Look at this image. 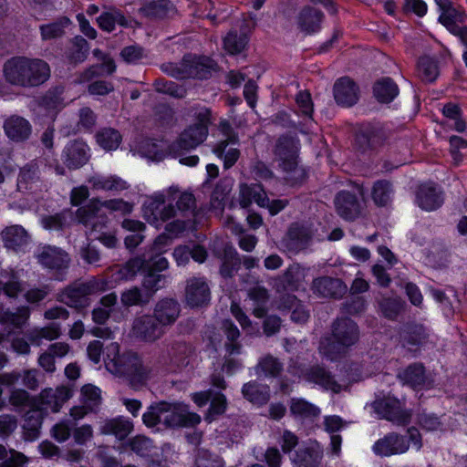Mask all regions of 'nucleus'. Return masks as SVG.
<instances>
[{
    "label": "nucleus",
    "mask_w": 467,
    "mask_h": 467,
    "mask_svg": "<svg viewBox=\"0 0 467 467\" xmlns=\"http://www.w3.org/2000/svg\"><path fill=\"white\" fill-rule=\"evenodd\" d=\"M146 265V255L135 256L128 260L125 264L117 265L112 276L116 282L131 281Z\"/></svg>",
    "instance_id": "29"
},
{
    "label": "nucleus",
    "mask_w": 467,
    "mask_h": 467,
    "mask_svg": "<svg viewBox=\"0 0 467 467\" xmlns=\"http://www.w3.org/2000/svg\"><path fill=\"white\" fill-rule=\"evenodd\" d=\"M29 316L30 309L26 306L18 307L16 312L6 310L0 313V324L19 328L27 321Z\"/></svg>",
    "instance_id": "46"
},
{
    "label": "nucleus",
    "mask_w": 467,
    "mask_h": 467,
    "mask_svg": "<svg viewBox=\"0 0 467 467\" xmlns=\"http://www.w3.org/2000/svg\"><path fill=\"white\" fill-rule=\"evenodd\" d=\"M208 130L205 126L191 125L181 133L177 146L182 150L194 149L206 140Z\"/></svg>",
    "instance_id": "34"
},
{
    "label": "nucleus",
    "mask_w": 467,
    "mask_h": 467,
    "mask_svg": "<svg viewBox=\"0 0 467 467\" xmlns=\"http://www.w3.org/2000/svg\"><path fill=\"white\" fill-rule=\"evenodd\" d=\"M409 448V441L404 436L391 432L375 442L373 451L379 456H390L404 453Z\"/></svg>",
    "instance_id": "20"
},
{
    "label": "nucleus",
    "mask_w": 467,
    "mask_h": 467,
    "mask_svg": "<svg viewBox=\"0 0 467 467\" xmlns=\"http://www.w3.org/2000/svg\"><path fill=\"white\" fill-rule=\"evenodd\" d=\"M308 270L299 264L289 265L278 279L277 290H280L279 285L283 290H298L304 285Z\"/></svg>",
    "instance_id": "28"
},
{
    "label": "nucleus",
    "mask_w": 467,
    "mask_h": 467,
    "mask_svg": "<svg viewBox=\"0 0 467 467\" xmlns=\"http://www.w3.org/2000/svg\"><path fill=\"white\" fill-rule=\"evenodd\" d=\"M131 332L135 337L151 343L160 339L166 331L152 315H142L134 318Z\"/></svg>",
    "instance_id": "13"
},
{
    "label": "nucleus",
    "mask_w": 467,
    "mask_h": 467,
    "mask_svg": "<svg viewBox=\"0 0 467 467\" xmlns=\"http://www.w3.org/2000/svg\"><path fill=\"white\" fill-rule=\"evenodd\" d=\"M289 409L291 414L295 418L300 419L302 420L313 421L318 418L321 413V410L318 407L304 399H291Z\"/></svg>",
    "instance_id": "38"
},
{
    "label": "nucleus",
    "mask_w": 467,
    "mask_h": 467,
    "mask_svg": "<svg viewBox=\"0 0 467 467\" xmlns=\"http://www.w3.org/2000/svg\"><path fill=\"white\" fill-rule=\"evenodd\" d=\"M168 202L176 204V214L180 213L182 216L193 214L196 208L195 197L192 192H181L177 188L171 187L168 190Z\"/></svg>",
    "instance_id": "33"
},
{
    "label": "nucleus",
    "mask_w": 467,
    "mask_h": 467,
    "mask_svg": "<svg viewBox=\"0 0 467 467\" xmlns=\"http://www.w3.org/2000/svg\"><path fill=\"white\" fill-rule=\"evenodd\" d=\"M438 6V21L453 36L460 38L467 47V26H461L465 22L464 13L457 8L451 0H434Z\"/></svg>",
    "instance_id": "8"
},
{
    "label": "nucleus",
    "mask_w": 467,
    "mask_h": 467,
    "mask_svg": "<svg viewBox=\"0 0 467 467\" xmlns=\"http://www.w3.org/2000/svg\"><path fill=\"white\" fill-rule=\"evenodd\" d=\"M41 426L42 417L39 410H30L25 414L23 428L29 439L34 440L37 438Z\"/></svg>",
    "instance_id": "58"
},
{
    "label": "nucleus",
    "mask_w": 467,
    "mask_h": 467,
    "mask_svg": "<svg viewBox=\"0 0 467 467\" xmlns=\"http://www.w3.org/2000/svg\"><path fill=\"white\" fill-rule=\"evenodd\" d=\"M98 144L106 150L118 149L121 142V135L112 128H103L96 134Z\"/></svg>",
    "instance_id": "49"
},
{
    "label": "nucleus",
    "mask_w": 467,
    "mask_h": 467,
    "mask_svg": "<svg viewBox=\"0 0 467 467\" xmlns=\"http://www.w3.org/2000/svg\"><path fill=\"white\" fill-rule=\"evenodd\" d=\"M324 13L313 6H303L296 16V25L300 31L306 35L317 32L321 28Z\"/></svg>",
    "instance_id": "25"
},
{
    "label": "nucleus",
    "mask_w": 467,
    "mask_h": 467,
    "mask_svg": "<svg viewBox=\"0 0 467 467\" xmlns=\"http://www.w3.org/2000/svg\"><path fill=\"white\" fill-rule=\"evenodd\" d=\"M303 378L310 383L335 393H339L342 390V386L334 379L332 374L320 365H314L306 368L303 372Z\"/></svg>",
    "instance_id": "24"
},
{
    "label": "nucleus",
    "mask_w": 467,
    "mask_h": 467,
    "mask_svg": "<svg viewBox=\"0 0 467 467\" xmlns=\"http://www.w3.org/2000/svg\"><path fill=\"white\" fill-rule=\"evenodd\" d=\"M70 20L62 16L55 22L39 26L41 38L45 41L61 37L65 34V28L68 26Z\"/></svg>",
    "instance_id": "47"
},
{
    "label": "nucleus",
    "mask_w": 467,
    "mask_h": 467,
    "mask_svg": "<svg viewBox=\"0 0 467 467\" xmlns=\"http://www.w3.org/2000/svg\"><path fill=\"white\" fill-rule=\"evenodd\" d=\"M310 288L318 297L334 299L341 298L348 291L347 285L341 279L327 275L315 278Z\"/></svg>",
    "instance_id": "17"
},
{
    "label": "nucleus",
    "mask_w": 467,
    "mask_h": 467,
    "mask_svg": "<svg viewBox=\"0 0 467 467\" xmlns=\"http://www.w3.org/2000/svg\"><path fill=\"white\" fill-rule=\"evenodd\" d=\"M170 243L169 236L165 234L159 235L154 241L151 250L156 253L155 256L151 255L147 258V263H150V268L149 270H152L153 272H161L166 270L169 266L168 260L161 256L160 254L161 253V249L168 245Z\"/></svg>",
    "instance_id": "42"
},
{
    "label": "nucleus",
    "mask_w": 467,
    "mask_h": 467,
    "mask_svg": "<svg viewBox=\"0 0 467 467\" xmlns=\"http://www.w3.org/2000/svg\"><path fill=\"white\" fill-rule=\"evenodd\" d=\"M108 288L105 279H91L88 282H75L63 288L57 300L73 308H84L89 305L88 296L104 292Z\"/></svg>",
    "instance_id": "7"
},
{
    "label": "nucleus",
    "mask_w": 467,
    "mask_h": 467,
    "mask_svg": "<svg viewBox=\"0 0 467 467\" xmlns=\"http://www.w3.org/2000/svg\"><path fill=\"white\" fill-rule=\"evenodd\" d=\"M359 88L348 77L338 78L333 87L334 99L337 105L349 108L358 100Z\"/></svg>",
    "instance_id": "19"
},
{
    "label": "nucleus",
    "mask_w": 467,
    "mask_h": 467,
    "mask_svg": "<svg viewBox=\"0 0 467 467\" xmlns=\"http://www.w3.org/2000/svg\"><path fill=\"white\" fill-rule=\"evenodd\" d=\"M242 394L251 403L264 405L270 399V389L267 385L253 380L243 386Z\"/></svg>",
    "instance_id": "36"
},
{
    "label": "nucleus",
    "mask_w": 467,
    "mask_h": 467,
    "mask_svg": "<svg viewBox=\"0 0 467 467\" xmlns=\"http://www.w3.org/2000/svg\"><path fill=\"white\" fill-rule=\"evenodd\" d=\"M143 215L151 224L158 226L176 216L175 206L171 202L166 203L163 194L158 193L147 199L143 205Z\"/></svg>",
    "instance_id": "10"
},
{
    "label": "nucleus",
    "mask_w": 467,
    "mask_h": 467,
    "mask_svg": "<svg viewBox=\"0 0 467 467\" xmlns=\"http://www.w3.org/2000/svg\"><path fill=\"white\" fill-rule=\"evenodd\" d=\"M101 65H93L87 68L84 72L79 75L78 82L84 83L92 80L95 78L102 76V68L105 67L107 73L111 75L116 70V65L112 58L107 57L102 60Z\"/></svg>",
    "instance_id": "55"
},
{
    "label": "nucleus",
    "mask_w": 467,
    "mask_h": 467,
    "mask_svg": "<svg viewBox=\"0 0 467 467\" xmlns=\"http://www.w3.org/2000/svg\"><path fill=\"white\" fill-rule=\"evenodd\" d=\"M400 338L409 347L421 346L428 339L426 328L420 324H407L400 332Z\"/></svg>",
    "instance_id": "39"
},
{
    "label": "nucleus",
    "mask_w": 467,
    "mask_h": 467,
    "mask_svg": "<svg viewBox=\"0 0 467 467\" xmlns=\"http://www.w3.org/2000/svg\"><path fill=\"white\" fill-rule=\"evenodd\" d=\"M223 132L226 135L225 140H220L213 147V153L223 161L224 169H230L240 158V150L235 145L238 144V137L233 132L228 122L221 124Z\"/></svg>",
    "instance_id": "12"
},
{
    "label": "nucleus",
    "mask_w": 467,
    "mask_h": 467,
    "mask_svg": "<svg viewBox=\"0 0 467 467\" xmlns=\"http://www.w3.org/2000/svg\"><path fill=\"white\" fill-rule=\"evenodd\" d=\"M36 257L43 267L55 271L67 269L71 261L69 254L66 251L51 245H45L39 248Z\"/></svg>",
    "instance_id": "15"
},
{
    "label": "nucleus",
    "mask_w": 467,
    "mask_h": 467,
    "mask_svg": "<svg viewBox=\"0 0 467 467\" xmlns=\"http://www.w3.org/2000/svg\"><path fill=\"white\" fill-rule=\"evenodd\" d=\"M323 459V451L319 445L299 449L294 460L296 467H319Z\"/></svg>",
    "instance_id": "37"
},
{
    "label": "nucleus",
    "mask_w": 467,
    "mask_h": 467,
    "mask_svg": "<svg viewBox=\"0 0 467 467\" xmlns=\"http://www.w3.org/2000/svg\"><path fill=\"white\" fill-rule=\"evenodd\" d=\"M88 43L82 36H76L73 39L72 47L68 53V60L71 63L78 64L85 61L88 54Z\"/></svg>",
    "instance_id": "59"
},
{
    "label": "nucleus",
    "mask_w": 467,
    "mask_h": 467,
    "mask_svg": "<svg viewBox=\"0 0 467 467\" xmlns=\"http://www.w3.org/2000/svg\"><path fill=\"white\" fill-rule=\"evenodd\" d=\"M372 407L382 419L399 426L407 425L411 418L410 412L404 410L401 401L395 398L387 397L375 400Z\"/></svg>",
    "instance_id": "11"
},
{
    "label": "nucleus",
    "mask_w": 467,
    "mask_h": 467,
    "mask_svg": "<svg viewBox=\"0 0 467 467\" xmlns=\"http://www.w3.org/2000/svg\"><path fill=\"white\" fill-rule=\"evenodd\" d=\"M248 297L256 305L253 315L258 318L264 317L266 314L265 304L269 299L268 291L264 286L256 285L249 289Z\"/></svg>",
    "instance_id": "51"
},
{
    "label": "nucleus",
    "mask_w": 467,
    "mask_h": 467,
    "mask_svg": "<svg viewBox=\"0 0 467 467\" xmlns=\"http://www.w3.org/2000/svg\"><path fill=\"white\" fill-rule=\"evenodd\" d=\"M356 141L361 150H367L368 149H376L382 143V137L379 132L373 130H368L359 132L357 135Z\"/></svg>",
    "instance_id": "63"
},
{
    "label": "nucleus",
    "mask_w": 467,
    "mask_h": 467,
    "mask_svg": "<svg viewBox=\"0 0 467 467\" xmlns=\"http://www.w3.org/2000/svg\"><path fill=\"white\" fill-rule=\"evenodd\" d=\"M241 260L238 253L232 247L225 249L224 257L221 266V274L224 277H230L239 268Z\"/></svg>",
    "instance_id": "61"
},
{
    "label": "nucleus",
    "mask_w": 467,
    "mask_h": 467,
    "mask_svg": "<svg viewBox=\"0 0 467 467\" xmlns=\"http://www.w3.org/2000/svg\"><path fill=\"white\" fill-rule=\"evenodd\" d=\"M39 169L36 162L31 161L25 165L19 173L17 187L20 191L31 190L33 184L39 181Z\"/></svg>",
    "instance_id": "44"
},
{
    "label": "nucleus",
    "mask_w": 467,
    "mask_h": 467,
    "mask_svg": "<svg viewBox=\"0 0 467 467\" xmlns=\"http://www.w3.org/2000/svg\"><path fill=\"white\" fill-rule=\"evenodd\" d=\"M312 237L313 231L308 226L293 223L288 228L281 244L286 252L296 254L309 245Z\"/></svg>",
    "instance_id": "14"
},
{
    "label": "nucleus",
    "mask_w": 467,
    "mask_h": 467,
    "mask_svg": "<svg viewBox=\"0 0 467 467\" xmlns=\"http://www.w3.org/2000/svg\"><path fill=\"white\" fill-rule=\"evenodd\" d=\"M282 370L283 364L278 358L271 355L262 358L255 367V371L258 376L264 375L265 377L275 378L279 376Z\"/></svg>",
    "instance_id": "53"
},
{
    "label": "nucleus",
    "mask_w": 467,
    "mask_h": 467,
    "mask_svg": "<svg viewBox=\"0 0 467 467\" xmlns=\"http://www.w3.org/2000/svg\"><path fill=\"white\" fill-rule=\"evenodd\" d=\"M133 430V423L123 417L105 420L100 426V432L114 435L119 440H124Z\"/></svg>",
    "instance_id": "35"
},
{
    "label": "nucleus",
    "mask_w": 467,
    "mask_h": 467,
    "mask_svg": "<svg viewBox=\"0 0 467 467\" xmlns=\"http://www.w3.org/2000/svg\"><path fill=\"white\" fill-rule=\"evenodd\" d=\"M0 290L9 298H16L25 291L23 282L14 271H5L0 275Z\"/></svg>",
    "instance_id": "41"
},
{
    "label": "nucleus",
    "mask_w": 467,
    "mask_h": 467,
    "mask_svg": "<svg viewBox=\"0 0 467 467\" xmlns=\"http://www.w3.org/2000/svg\"><path fill=\"white\" fill-rule=\"evenodd\" d=\"M417 203L426 211H433L441 207L443 200L441 192L433 184L426 183L419 187Z\"/></svg>",
    "instance_id": "32"
},
{
    "label": "nucleus",
    "mask_w": 467,
    "mask_h": 467,
    "mask_svg": "<svg viewBox=\"0 0 467 467\" xmlns=\"http://www.w3.org/2000/svg\"><path fill=\"white\" fill-rule=\"evenodd\" d=\"M147 427L163 423L166 427H194L201 422V417L191 412L187 405L181 402L161 401L151 404L142 415Z\"/></svg>",
    "instance_id": "3"
},
{
    "label": "nucleus",
    "mask_w": 467,
    "mask_h": 467,
    "mask_svg": "<svg viewBox=\"0 0 467 467\" xmlns=\"http://www.w3.org/2000/svg\"><path fill=\"white\" fill-rule=\"evenodd\" d=\"M61 336V326L58 323H50L46 327H35L28 331L27 338L33 345L39 346L43 339L55 340Z\"/></svg>",
    "instance_id": "40"
},
{
    "label": "nucleus",
    "mask_w": 467,
    "mask_h": 467,
    "mask_svg": "<svg viewBox=\"0 0 467 467\" xmlns=\"http://www.w3.org/2000/svg\"><path fill=\"white\" fill-rule=\"evenodd\" d=\"M375 98L381 103H389L399 94L397 84L390 78H382L373 87Z\"/></svg>",
    "instance_id": "43"
},
{
    "label": "nucleus",
    "mask_w": 467,
    "mask_h": 467,
    "mask_svg": "<svg viewBox=\"0 0 467 467\" xmlns=\"http://www.w3.org/2000/svg\"><path fill=\"white\" fill-rule=\"evenodd\" d=\"M99 26L107 32H111L115 28V25L119 24L122 26H127L128 22L122 13L118 9H111L109 12L102 13L97 18Z\"/></svg>",
    "instance_id": "50"
},
{
    "label": "nucleus",
    "mask_w": 467,
    "mask_h": 467,
    "mask_svg": "<svg viewBox=\"0 0 467 467\" xmlns=\"http://www.w3.org/2000/svg\"><path fill=\"white\" fill-rule=\"evenodd\" d=\"M184 74L185 78H207L211 76V72L214 69L215 63L213 59L207 57H194L192 55L184 56L183 57Z\"/></svg>",
    "instance_id": "21"
},
{
    "label": "nucleus",
    "mask_w": 467,
    "mask_h": 467,
    "mask_svg": "<svg viewBox=\"0 0 467 467\" xmlns=\"http://www.w3.org/2000/svg\"><path fill=\"white\" fill-rule=\"evenodd\" d=\"M392 186L389 181L380 180L374 183L371 197L377 206H387L391 201Z\"/></svg>",
    "instance_id": "48"
},
{
    "label": "nucleus",
    "mask_w": 467,
    "mask_h": 467,
    "mask_svg": "<svg viewBox=\"0 0 467 467\" xmlns=\"http://www.w3.org/2000/svg\"><path fill=\"white\" fill-rule=\"evenodd\" d=\"M39 401L45 410L57 412L63 404L70 398L69 390L65 387L45 389L39 394Z\"/></svg>",
    "instance_id": "30"
},
{
    "label": "nucleus",
    "mask_w": 467,
    "mask_h": 467,
    "mask_svg": "<svg viewBox=\"0 0 467 467\" xmlns=\"http://www.w3.org/2000/svg\"><path fill=\"white\" fill-rule=\"evenodd\" d=\"M165 275L157 274L152 270H149L142 279V287L145 289L146 295H150V299L153 295L164 287L165 285Z\"/></svg>",
    "instance_id": "62"
},
{
    "label": "nucleus",
    "mask_w": 467,
    "mask_h": 467,
    "mask_svg": "<svg viewBox=\"0 0 467 467\" xmlns=\"http://www.w3.org/2000/svg\"><path fill=\"white\" fill-rule=\"evenodd\" d=\"M105 364L112 373L129 377L134 385L144 384L149 379L150 370L143 366L140 357L133 352L119 355L117 343L108 348Z\"/></svg>",
    "instance_id": "5"
},
{
    "label": "nucleus",
    "mask_w": 467,
    "mask_h": 467,
    "mask_svg": "<svg viewBox=\"0 0 467 467\" xmlns=\"http://www.w3.org/2000/svg\"><path fill=\"white\" fill-rule=\"evenodd\" d=\"M359 337V327L354 320L348 317L337 318L331 325V337L320 341L319 354L330 361L338 360L358 342Z\"/></svg>",
    "instance_id": "2"
},
{
    "label": "nucleus",
    "mask_w": 467,
    "mask_h": 467,
    "mask_svg": "<svg viewBox=\"0 0 467 467\" xmlns=\"http://www.w3.org/2000/svg\"><path fill=\"white\" fill-rule=\"evenodd\" d=\"M418 74L422 81L433 82L439 76L437 61L427 56L420 57L418 62Z\"/></svg>",
    "instance_id": "54"
},
{
    "label": "nucleus",
    "mask_w": 467,
    "mask_h": 467,
    "mask_svg": "<svg viewBox=\"0 0 467 467\" xmlns=\"http://www.w3.org/2000/svg\"><path fill=\"white\" fill-rule=\"evenodd\" d=\"M3 129L7 138L16 142L26 140L32 132L29 121L17 115L7 118L4 121Z\"/></svg>",
    "instance_id": "26"
},
{
    "label": "nucleus",
    "mask_w": 467,
    "mask_h": 467,
    "mask_svg": "<svg viewBox=\"0 0 467 467\" xmlns=\"http://www.w3.org/2000/svg\"><path fill=\"white\" fill-rule=\"evenodd\" d=\"M150 301V295H146L140 287L134 285L124 290L120 295L123 306H145Z\"/></svg>",
    "instance_id": "45"
},
{
    "label": "nucleus",
    "mask_w": 467,
    "mask_h": 467,
    "mask_svg": "<svg viewBox=\"0 0 467 467\" xmlns=\"http://www.w3.org/2000/svg\"><path fill=\"white\" fill-rule=\"evenodd\" d=\"M4 245L15 251H18L27 245L30 236L21 225L15 224L5 227L1 233Z\"/></svg>",
    "instance_id": "31"
},
{
    "label": "nucleus",
    "mask_w": 467,
    "mask_h": 467,
    "mask_svg": "<svg viewBox=\"0 0 467 467\" xmlns=\"http://www.w3.org/2000/svg\"><path fill=\"white\" fill-rule=\"evenodd\" d=\"M88 182L93 190L113 193L127 190L130 186L124 179L116 174L96 173L88 178Z\"/></svg>",
    "instance_id": "27"
},
{
    "label": "nucleus",
    "mask_w": 467,
    "mask_h": 467,
    "mask_svg": "<svg viewBox=\"0 0 467 467\" xmlns=\"http://www.w3.org/2000/svg\"><path fill=\"white\" fill-rule=\"evenodd\" d=\"M337 214L348 221H354L361 214V206L355 194L348 192H339L334 200Z\"/></svg>",
    "instance_id": "23"
},
{
    "label": "nucleus",
    "mask_w": 467,
    "mask_h": 467,
    "mask_svg": "<svg viewBox=\"0 0 467 467\" xmlns=\"http://www.w3.org/2000/svg\"><path fill=\"white\" fill-rule=\"evenodd\" d=\"M185 301L191 307L206 306L211 299V290L203 277H191L186 280Z\"/></svg>",
    "instance_id": "16"
},
{
    "label": "nucleus",
    "mask_w": 467,
    "mask_h": 467,
    "mask_svg": "<svg viewBox=\"0 0 467 467\" xmlns=\"http://www.w3.org/2000/svg\"><path fill=\"white\" fill-rule=\"evenodd\" d=\"M89 148L81 140H70L63 149L61 160L70 170L84 166L89 160Z\"/></svg>",
    "instance_id": "18"
},
{
    "label": "nucleus",
    "mask_w": 467,
    "mask_h": 467,
    "mask_svg": "<svg viewBox=\"0 0 467 467\" xmlns=\"http://www.w3.org/2000/svg\"><path fill=\"white\" fill-rule=\"evenodd\" d=\"M171 9L168 0H157L145 4L140 8V13L149 18H162L166 16Z\"/></svg>",
    "instance_id": "56"
},
{
    "label": "nucleus",
    "mask_w": 467,
    "mask_h": 467,
    "mask_svg": "<svg viewBox=\"0 0 467 467\" xmlns=\"http://www.w3.org/2000/svg\"><path fill=\"white\" fill-rule=\"evenodd\" d=\"M9 402L14 407H34L35 400L30 394L23 389H13L10 391Z\"/></svg>",
    "instance_id": "64"
},
{
    "label": "nucleus",
    "mask_w": 467,
    "mask_h": 467,
    "mask_svg": "<svg viewBox=\"0 0 467 467\" xmlns=\"http://www.w3.org/2000/svg\"><path fill=\"white\" fill-rule=\"evenodd\" d=\"M192 354V347L184 341H164L160 350L158 362L169 369L185 367Z\"/></svg>",
    "instance_id": "9"
},
{
    "label": "nucleus",
    "mask_w": 467,
    "mask_h": 467,
    "mask_svg": "<svg viewBox=\"0 0 467 467\" xmlns=\"http://www.w3.org/2000/svg\"><path fill=\"white\" fill-rule=\"evenodd\" d=\"M180 313L181 306L177 300L162 298L155 304L152 316L166 330L167 327H171L177 321Z\"/></svg>",
    "instance_id": "22"
},
{
    "label": "nucleus",
    "mask_w": 467,
    "mask_h": 467,
    "mask_svg": "<svg viewBox=\"0 0 467 467\" xmlns=\"http://www.w3.org/2000/svg\"><path fill=\"white\" fill-rule=\"evenodd\" d=\"M50 73V67L45 60L25 56L13 57L3 66L5 81L21 88L41 86L48 80Z\"/></svg>",
    "instance_id": "1"
},
{
    "label": "nucleus",
    "mask_w": 467,
    "mask_h": 467,
    "mask_svg": "<svg viewBox=\"0 0 467 467\" xmlns=\"http://www.w3.org/2000/svg\"><path fill=\"white\" fill-rule=\"evenodd\" d=\"M132 204L122 199H111L104 202L99 199H91L88 203L77 210V219L90 234L99 232L107 223L108 217L104 210L119 212L121 214H129L132 211Z\"/></svg>",
    "instance_id": "4"
},
{
    "label": "nucleus",
    "mask_w": 467,
    "mask_h": 467,
    "mask_svg": "<svg viewBox=\"0 0 467 467\" xmlns=\"http://www.w3.org/2000/svg\"><path fill=\"white\" fill-rule=\"evenodd\" d=\"M285 307L292 309L291 319L298 324H305L309 318V311L295 296L288 295L283 298Z\"/></svg>",
    "instance_id": "52"
},
{
    "label": "nucleus",
    "mask_w": 467,
    "mask_h": 467,
    "mask_svg": "<svg viewBox=\"0 0 467 467\" xmlns=\"http://www.w3.org/2000/svg\"><path fill=\"white\" fill-rule=\"evenodd\" d=\"M402 380L412 387H420L425 383V369L421 364L414 363L410 365L400 375Z\"/></svg>",
    "instance_id": "57"
},
{
    "label": "nucleus",
    "mask_w": 467,
    "mask_h": 467,
    "mask_svg": "<svg viewBox=\"0 0 467 467\" xmlns=\"http://www.w3.org/2000/svg\"><path fill=\"white\" fill-rule=\"evenodd\" d=\"M299 140L292 134L280 136L274 147V155L279 167L285 173L286 181L296 183L304 180L306 172L298 165Z\"/></svg>",
    "instance_id": "6"
},
{
    "label": "nucleus",
    "mask_w": 467,
    "mask_h": 467,
    "mask_svg": "<svg viewBox=\"0 0 467 467\" xmlns=\"http://www.w3.org/2000/svg\"><path fill=\"white\" fill-rule=\"evenodd\" d=\"M247 44V36L244 34L238 35L236 31H230L223 38L224 49L231 55L241 53Z\"/></svg>",
    "instance_id": "60"
}]
</instances>
